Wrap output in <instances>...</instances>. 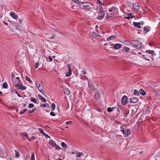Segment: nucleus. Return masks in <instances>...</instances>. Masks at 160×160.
I'll return each instance as SVG.
<instances>
[{
    "mask_svg": "<svg viewBox=\"0 0 160 160\" xmlns=\"http://www.w3.org/2000/svg\"><path fill=\"white\" fill-rule=\"evenodd\" d=\"M34 107V105L32 103L29 104L28 105V107L30 108H33Z\"/></svg>",
    "mask_w": 160,
    "mask_h": 160,
    "instance_id": "nucleus-42",
    "label": "nucleus"
},
{
    "mask_svg": "<svg viewBox=\"0 0 160 160\" xmlns=\"http://www.w3.org/2000/svg\"><path fill=\"white\" fill-rule=\"evenodd\" d=\"M11 77H12V80H13V78H14V77H15L14 74H13L12 73H11Z\"/></svg>",
    "mask_w": 160,
    "mask_h": 160,
    "instance_id": "nucleus-55",
    "label": "nucleus"
},
{
    "mask_svg": "<svg viewBox=\"0 0 160 160\" xmlns=\"http://www.w3.org/2000/svg\"><path fill=\"white\" fill-rule=\"evenodd\" d=\"M83 153L82 152H77L76 154V157H80L82 156H83Z\"/></svg>",
    "mask_w": 160,
    "mask_h": 160,
    "instance_id": "nucleus-23",
    "label": "nucleus"
},
{
    "mask_svg": "<svg viewBox=\"0 0 160 160\" xmlns=\"http://www.w3.org/2000/svg\"><path fill=\"white\" fill-rule=\"evenodd\" d=\"M55 37V34H53L52 35V36L51 37H50L48 38L49 39H52L54 38Z\"/></svg>",
    "mask_w": 160,
    "mask_h": 160,
    "instance_id": "nucleus-45",
    "label": "nucleus"
},
{
    "mask_svg": "<svg viewBox=\"0 0 160 160\" xmlns=\"http://www.w3.org/2000/svg\"><path fill=\"white\" fill-rule=\"evenodd\" d=\"M14 151L15 153V157H19L20 156L19 153L16 150H15Z\"/></svg>",
    "mask_w": 160,
    "mask_h": 160,
    "instance_id": "nucleus-34",
    "label": "nucleus"
},
{
    "mask_svg": "<svg viewBox=\"0 0 160 160\" xmlns=\"http://www.w3.org/2000/svg\"><path fill=\"white\" fill-rule=\"evenodd\" d=\"M19 84H16L15 85L16 87L18 88V89H20L22 91L25 90L26 89V87L23 86L22 84H21L20 83Z\"/></svg>",
    "mask_w": 160,
    "mask_h": 160,
    "instance_id": "nucleus-4",
    "label": "nucleus"
},
{
    "mask_svg": "<svg viewBox=\"0 0 160 160\" xmlns=\"http://www.w3.org/2000/svg\"><path fill=\"white\" fill-rule=\"evenodd\" d=\"M128 99L127 97L126 96H123L122 99V102L123 105H125Z\"/></svg>",
    "mask_w": 160,
    "mask_h": 160,
    "instance_id": "nucleus-9",
    "label": "nucleus"
},
{
    "mask_svg": "<svg viewBox=\"0 0 160 160\" xmlns=\"http://www.w3.org/2000/svg\"><path fill=\"white\" fill-rule=\"evenodd\" d=\"M124 42L126 45H130V44H131V43H130L129 42V41H128L127 40H124Z\"/></svg>",
    "mask_w": 160,
    "mask_h": 160,
    "instance_id": "nucleus-41",
    "label": "nucleus"
},
{
    "mask_svg": "<svg viewBox=\"0 0 160 160\" xmlns=\"http://www.w3.org/2000/svg\"><path fill=\"white\" fill-rule=\"evenodd\" d=\"M95 98L96 100H99L100 98V96L98 93H97L95 96Z\"/></svg>",
    "mask_w": 160,
    "mask_h": 160,
    "instance_id": "nucleus-24",
    "label": "nucleus"
},
{
    "mask_svg": "<svg viewBox=\"0 0 160 160\" xmlns=\"http://www.w3.org/2000/svg\"><path fill=\"white\" fill-rule=\"evenodd\" d=\"M39 132L42 134L43 135L45 133L44 132L42 128H38Z\"/></svg>",
    "mask_w": 160,
    "mask_h": 160,
    "instance_id": "nucleus-39",
    "label": "nucleus"
},
{
    "mask_svg": "<svg viewBox=\"0 0 160 160\" xmlns=\"http://www.w3.org/2000/svg\"><path fill=\"white\" fill-rule=\"evenodd\" d=\"M49 142V144L53 147H54L56 144L55 142L52 140H50Z\"/></svg>",
    "mask_w": 160,
    "mask_h": 160,
    "instance_id": "nucleus-20",
    "label": "nucleus"
},
{
    "mask_svg": "<svg viewBox=\"0 0 160 160\" xmlns=\"http://www.w3.org/2000/svg\"><path fill=\"white\" fill-rule=\"evenodd\" d=\"M33 112H34V110H31V111H29V112H28V113H29V114L32 113H33Z\"/></svg>",
    "mask_w": 160,
    "mask_h": 160,
    "instance_id": "nucleus-58",
    "label": "nucleus"
},
{
    "mask_svg": "<svg viewBox=\"0 0 160 160\" xmlns=\"http://www.w3.org/2000/svg\"><path fill=\"white\" fill-rule=\"evenodd\" d=\"M48 59H49V61H50V62L52 61V58L51 57H50V56L48 57Z\"/></svg>",
    "mask_w": 160,
    "mask_h": 160,
    "instance_id": "nucleus-53",
    "label": "nucleus"
},
{
    "mask_svg": "<svg viewBox=\"0 0 160 160\" xmlns=\"http://www.w3.org/2000/svg\"><path fill=\"white\" fill-rule=\"evenodd\" d=\"M19 22L21 23L22 22V21H23V20L21 19V18H19Z\"/></svg>",
    "mask_w": 160,
    "mask_h": 160,
    "instance_id": "nucleus-57",
    "label": "nucleus"
},
{
    "mask_svg": "<svg viewBox=\"0 0 160 160\" xmlns=\"http://www.w3.org/2000/svg\"><path fill=\"white\" fill-rule=\"evenodd\" d=\"M117 10V8L116 7H112L110 8L108 10L110 12H112L113 13H115Z\"/></svg>",
    "mask_w": 160,
    "mask_h": 160,
    "instance_id": "nucleus-10",
    "label": "nucleus"
},
{
    "mask_svg": "<svg viewBox=\"0 0 160 160\" xmlns=\"http://www.w3.org/2000/svg\"><path fill=\"white\" fill-rule=\"evenodd\" d=\"M133 25L138 28H141L140 25L141 23L140 22H134L133 23Z\"/></svg>",
    "mask_w": 160,
    "mask_h": 160,
    "instance_id": "nucleus-15",
    "label": "nucleus"
},
{
    "mask_svg": "<svg viewBox=\"0 0 160 160\" xmlns=\"http://www.w3.org/2000/svg\"><path fill=\"white\" fill-rule=\"evenodd\" d=\"M43 135L46 138H47V137L48 136V135L46 133H45Z\"/></svg>",
    "mask_w": 160,
    "mask_h": 160,
    "instance_id": "nucleus-59",
    "label": "nucleus"
},
{
    "mask_svg": "<svg viewBox=\"0 0 160 160\" xmlns=\"http://www.w3.org/2000/svg\"><path fill=\"white\" fill-rule=\"evenodd\" d=\"M57 160H62V159H61V158H59Z\"/></svg>",
    "mask_w": 160,
    "mask_h": 160,
    "instance_id": "nucleus-64",
    "label": "nucleus"
},
{
    "mask_svg": "<svg viewBox=\"0 0 160 160\" xmlns=\"http://www.w3.org/2000/svg\"><path fill=\"white\" fill-rule=\"evenodd\" d=\"M130 50V49L128 47H124L123 48L122 50L123 51H125V52H128Z\"/></svg>",
    "mask_w": 160,
    "mask_h": 160,
    "instance_id": "nucleus-32",
    "label": "nucleus"
},
{
    "mask_svg": "<svg viewBox=\"0 0 160 160\" xmlns=\"http://www.w3.org/2000/svg\"><path fill=\"white\" fill-rule=\"evenodd\" d=\"M39 91L41 92L42 94L43 95H45V93L44 91L43 90V89H41L39 90Z\"/></svg>",
    "mask_w": 160,
    "mask_h": 160,
    "instance_id": "nucleus-43",
    "label": "nucleus"
},
{
    "mask_svg": "<svg viewBox=\"0 0 160 160\" xmlns=\"http://www.w3.org/2000/svg\"><path fill=\"white\" fill-rule=\"evenodd\" d=\"M15 92L17 94V95L19 97H21V95L18 93V92H17V91H15Z\"/></svg>",
    "mask_w": 160,
    "mask_h": 160,
    "instance_id": "nucleus-56",
    "label": "nucleus"
},
{
    "mask_svg": "<svg viewBox=\"0 0 160 160\" xmlns=\"http://www.w3.org/2000/svg\"><path fill=\"white\" fill-rule=\"evenodd\" d=\"M16 79H17V80L18 81L17 82V83H20V82H21L20 81V79L18 77H17L16 78Z\"/></svg>",
    "mask_w": 160,
    "mask_h": 160,
    "instance_id": "nucleus-51",
    "label": "nucleus"
},
{
    "mask_svg": "<svg viewBox=\"0 0 160 160\" xmlns=\"http://www.w3.org/2000/svg\"><path fill=\"white\" fill-rule=\"evenodd\" d=\"M98 3L100 4V5L99 6V11L98 13V15L97 16L96 18L98 20H102L104 17L105 13L104 11L102 6H100V5H102L101 2L99 1H98Z\"/></svg>",
    "mask_w": 160,
    "mask_h": 160,
    "instance_id": "nucleus-2",
    "label": "nucleus"
},
{
    "mask_svg": "<svg viewBox=\"0 0 160 160\" xmlns=\"http://www.w3.org/2000/svg\"><path fill=\"white\" fill-rule=\"evenodd\" d=\"M80 7L82 9L85 10L94 9V5L91 3L88 2H82L80 5Z\"/></svg>",
    "mask_w": 160,
    "mask_h": 160,
    "instance_id": "nucleus-1",
    "label": "nucleus"
},
{
    "mask_svg": "<svg viewBox=\"0 0 160 160\" xmlns=\"http://www.w3.org/2000/svg\"><path fill=\"white\" fill-rule=\"evenodd\" d=\"M39 66L38 63H36L35 64V68H37Z\"/></svg>",
    "mask_w": 160,
    "mask_h": 160,
    "instance_id": "nucleus-54",
    "label": "nucleus"
},
{
    "mask_svg": "<svg viewBox=\"0 0 160 160\" xmlns=\"http://www.w3.org/2000/svg\"><path fill=\"white\" fill-rule=\"evenodd\" d=\"M115 108H112L110 107H108V108L107 109V111L108 112H111L112 111L113 109H115Z\"/></svg>",
    "mask_w": 160,
    "mask_h": 160,
    "instance_id": "nucleus-31",
    "label": "nucleus"
},
{
    "mask_svg": "<svg viewBox=\"0 0 160 160\" xmlns=\"http://www.w3.org/2000/svg\"><path fill=\"white\" fill-rule=\"evenodd\" d=\"M135 43L137 44L139 48H142L143 47V46L141 45L142 43L141 42L139 41L134 40V41Z\"/></svg>",
    "mask_w": 160,
    "mask_h": 160,
    "instance_id": "nucleus-12",
    "label": "nucleus"
},
{
    "mask_svg": "<svg viewBox=\"0 0 160 160\" xmlns=\"http://www.w3.org/2000/svg\"><path fill=\"white\" fill-rule=\"evenodd\" d=\"M141 7V6L139 5L138 3H134L133 5V8L136 10H139Z\"/></svg>",
    "mask_w": 160,
    "mask_h": 160,
    "instance_id": "nucleus-8",
    "label": "nucleus"
},
{
    "mask_svg": "<svg viewBox=\"0 0 160 160\" xmlns=\"http://www.w3.org/2000/svg\"><path fill=\"white\" fill-rule=\"evenodd\" d=\"M146 51L147 53H150L151 54H152V52H154V51L153 50L151 51V50H146Z\"/></svg>",
    "mask_w": 160,
    "mask_h": 160,
    "instance_id": "nucleus-44",
    "label": "nucleus"
},
{
    "mask_svg": "<svg viewBox=\"0 0 160 160\" xmlns=\"http://www.w3.org/2000/svg\"><path fill=\"white\" fill-rule=\"evenodd\" d=\"M8 84L6 82H5L3 83L2 85V88H8Z\"/></svg>",
    "mask_w": 160,
    "mask_h": 160,
    "instance_id": "nucleus-33",
    "label": "nucleus"
},
{
    "mask_svg": "<svg viewBox=\"0 0 160 160\" xmlns=\"http://www.w3.org/2000/svg\"><path fill=\"white\" fill-rule=\"evenodd\" d=\"M151 28L149 27H144L143 32L144 33H147L150 30Z\"/></svg>",
    "mask_w": 160,
    "mask_h": 160,
    "instance_id": "nucleus-17",
    "label": "nucleus"
},
{
    "mask_svg": "<svg viewBox=\"0 0 160 160\" xmlns=\"http://www.w3.org/2000/svg\"><path fill=\"white\" fill-rule=\"evenodd\" d=\"M116 36L115 35H112V36H110V37H109L107 38V40L108 41H110L111 40H112L114 39H115L116 38Z\"/></svg>",
    "mask_w": 160,
    "mask_h": 160,
    "instance_id": "nucleus-18",
    "label": "nucleus"
},
{
    "mask_svg": "<svg viewBox=\"0 0 160 160\" xmlns=\"http://www.w3.org/2000/svg\"><path fill=\"white\" fill-rule=\"evenodd\" d=\"M36 85L39 90L43 89V85L42 82H39L37 83H36Z\"/></svg>",
    "mask_w": 160,
    "mask_h": 160,
    "instance_id": "nucleus-6",
    "label": "nucleus"
},
{
    "mask_svg": "<svg viewBox=\"0 0 160 160\" xmlns=\"http://www.w3.org/2000/svg\"><path fill=\"white\" fill-rule=\"evenodd\" d=\"M138 98H132L130 99V101H129V102L132 103H134L138 102Z\"/></svg>",
    "mask_w": 160,
    "mask_h": 160,
    "instance_id": "nucleus-7",
    "label": "nucleus"
},
{
    "mask_svg": "<svg viewBox=\"0 0 160 160\" xmlns=\"http://www.w3.org/2000/svg\"><path fill=\"white\" fill-rule=\"evenodd\" d=\"M38 97L43 102H46V100L42 96L39 94L38 95Z\"/></svg>",
    "mask_w": 160,
    "mask_h": 160,
    "instance_id": "nucleus-16",
    "label": "nucleus"
},
{
    "mask_svg": "<svg viewBox=\"0 0 160 160\" xmlns=\"http://www.w3.org/2000/svg\"><path fill=\"white\" fill-rule=\"evenodd\" d=\"M141 24H142V25H143L144 24V22L143 21H142L141 22Z\"/></svg>",
    "mask_w": 160,
    "mask_h": 160,
    "instance_id": "nucleus-62",
    "label": "nucleus"
},
{
    "mask_svg": "<svg viewBox=\"0 0 160 160\" xmlns=\"http://www.w3.org/2000/svg\"><path fill=\"white\" fill-rule=\"evenodd\" d=\"M55 107H56L55 104L54 103H52V106H51V110L52 111L54 110L55 108Z\"/></svg>",
    "mask_w": 160,
    "mask_h": 160,
    "instance_id": "nucleus-28",
    "label": "nucleus"
},
{
    "mask_svg": "<svg viewBox=\"0 0 160 160\" xmlns=\"http://www.w3.org/2000/svg\"><path fill=\"white\" fill-rule=\"evenodd\" d=\"M68 71V72L66 73V76L69 77L72 74V71L71 70V66L68 64L67 65Z\"/></svg>",
    "mask_w": 160,
    "mask_h": 160,
    "instance_id": "nucleus-5",
    "label": "nucleus"
},
{
    "mask_svg": "<svg viewBox=\"0 0 160 160\" xmlns=\"http://www.w3.org/2000/svg\"><path fill=\"white\" fill-rule=\"evenodd\" d=\"M63 92L65 94L68 95H69L70 93V91L69 90V89L68 88H65L63 89Z\"/></svg>",
    "mask_w": 160,
    "mask_h": 160,
    "instance_id": "nucleus-13",
    "label": "nucleus"
},
{
    "mask_svg": "<svg viewBox=\"0 0 160 160\" xmlns=\"http://www.w3.org/2000/svg\"><path fill=\"white\" fill-rule=\"evenodd\" d=\"M134 94L135 95L138 96L139 95V93L138 90H135L134 91Z\"/></svg>",
    "mask_w": 160,
    "mask_h": 160,
    "instance_id": "nucleus-30",
    "label": "nucleus"
},
{
    "mask_svg": "<svg viewBox=\"0 0 160 160\" xmlns=\"http://www.w3.org/2000/svg\"><path fill=\"white\" fill-rule=\"evenodd\" d=\"M75 3H77L78 4L79 6L80 7V5L81 4V3H82V2H81L79 0H72Z\"/></svg>",
    "mask_w": 160,
    "mask_h": 160,
    "instance_id": "nucleus-29",
    "label": "nucleus"
},
{
    "mask_svg": "<svg viewBox=\"0 0 160 160\" xmlns=\"http://www.w3.org/2000/svg\"><path fill=\"white\" fill-rule=\"evenodd\" d=\"M31 102H33L34 103L37 104L38 103L37 102V100L34 98H32L30 99Z\"/></svg>",
    "mask_w": 160,
    "mask_h": 160,
    "instance_id": "nucleus-27",
    "label": "nucleus"
},
{
    "mask_svg": "<svg viewBox=\"0 0 160 160\" xmlns=\"http://www.w3.org/2000/svg\"><path fill=\"white\" fill-rule=\"evenodd\" d=\"M84 78H85V79L87 80H88V77H87L86 76H84Z\"/></svg>",
    "mask_w": 160,
    "mask_h": 160,
    "instance_id": "nucleus-61",
    "label": "nucleus"
},
{
    "mask_svg": "<svg viewBox=\"0 0 160 160\" xmlns=\"http://www.w3.org/2000/svg\"><path fill=\"white\" fill-rule=\"evenodd\" d=\"M148 54H147L146 55H143L142 56V57L143 58L146 60H147V61H149V59H148L146 57V56H147Z\"/></svg>",
    "mask_w": 160,
    "mask_h": 160,
    "instance_id": "nucleus-46",
    "label": "nucleus"
},
{
    "mask_svg": "<svg viewBox=\"0 0 160 160\" xmlns=\"http://www.w3.org/2000/svg\"><path fill=\"white\" fill-rule=\"evenodd\" d=\"M130 45H131L132 47H133L134 48H138V45L137 44H130Z\"/></svg>",
    "mask_w": 160,
    "mask_h": 160,
    "instance_id": "nucleus-40",
    "label": "nucleus"
},
{
    "mask_svg": "<svg viewBox=\"0 0 160 160\" xmlns=\"http://www.w3.org/2000/svg\"><path fill=\"white\" fill-rule=\"evenodd\" d=\"M82 72L83 74L85 75L87 73L86 71L85 70V69H83V70L82 71Z\"/></svg>",
    "mask_w": 160,
    "mask_h": 160,
    "instance_id": "nucleus-52",
    "label": "nucleus"
},
{
    "mask_svg": "<svg viewBox=\"0 0 160 160\" xmlns=\"http://www.w3.org/2000/svg\"><path fill=\"white\" fill-rule=\"evenodd\" d=\"M54 147H55V148L58 150H59L61 149L60 147L58 145H57L56 144L55 145Z\"/></svg>",
    "mask_w": 160,
    "mask_h": 160,
    "instance_id": "nucleus-37",
    "label": "nucleus"
},
{
    "mask_svg": "<svg viewBox=\"0 0 160 160\" xmlns=\"http://www.w3.org/2000/svg\"><path fill=\"white\" fill-rule=\"evenodd\" d=\"M61 145L65 149L67 148V145L64 142H61Z\"/></svg>",
    "mask_w": 160,
    "mask_h": 160,
    "instance_id": "nucleus-25",
    "label": "nucleus"
},
{
    "mask_svg": "<svg viewBox=\"0 0 160 160\" xmlns=\"http://www.w3.org/2000/svg\"><path fill=\"white\" fill-rule=\"evenodd\" d=\"M20 135L21 136H25L27 139H29V137L28 134L26 132H22L20 133Z\"/></svg>",
    "mask_w": 160,
    "mask_h": 160,
    "instance_id": "nucleus-19",
    "label": "nucleus"
},
{
    "mask_svg": "<svg viewBox=\"0 0 160 160\" xmlns=\"http://www.w3.org/2000/svg\"><path fill=\"white\" fill-rule=\"evenodd\" d=\"M27 111V109H23L22 111H20L19 113L20 114H22L24 113L25 112H26Z\"/></svg>",
    "mask_w": 160,
    "mask_h": 160,
    "instance_id": "nucleus-35",
    "label": "nucleus"
},
{
    "mask_svg": "<svg viewBox=\"0 0 160 160\" xmlns=\"http://www.w3.org/2000/svg\"><path fill=\"white\" fill-rule=\"evenodd\" d=\"M139 91L140 93L143 96L145 95L146 94V92L144 91V90L142 89H140L139 90Z\"/></svg>",
    "mask_w": 160,
    "mask_h": 160,
    "instance_id": "nucleus-21",
    "label": "nucleus"
},
{
    "mask_svg": "<svg viewBox=\"0 0 160 160\" xmlns=\"http://www.w3.org/2000/svg\"><path fill=\"white\" fill-rule=\"evenodd\" d=\"M26 79L28 81V82H29L30 83H32V81L30 80V78L28 77V76H26L25 77Z\"/></svg>",
    "mask_w": 160,
    "mask_h": 160,
    "instance_id": "nucleus-38",
    "label": "nucleus"
},
{
    "mask_svg": "<svg viewBox=\"0 0 160 160\" xmlns=\"http://www.w3.org/2000/svg\"><path fill=\"white\" fill-rule=\"evenodd\" d=\"M111 17V16H109L108 15H107V16L106 17V18H110Z\"/></svg>",
    "mask_w": 160,
    "mask_h": 160,
    "instance_id": "nucleus-60",
    "label": "nucleus"
},
{
    "mask_svg": "<svg viewBox=\"0 0 160 160\" xmlns=\"http://www.w3.org/2000/svg\"><path fill=\"white\" fill-rule=\"evenodd\" d=\"M50 115L51 116H54L56 115V114L53 111H52L51 112H50Z\"/></svg>",
    "mask_w": 160,
    "mask_h": 160,
    "instance_id": "nucleus-47",
    "label": "nucleus"
},
{
    "mask_svg": "<svg viewBox=\"0 0 160 160\" xmlns=\"http://www.w3.org/2000/svg\"><path fill=\"white\" fill-rule=\"evenodd\" d=\"M35 139V138L34 137H32L30 138H29V139L28 140L29 141H31L32 140H33Z\"/></svg>",
    "mask_w": 160,
    "mask_h": 160,
    "instance_id": "nucleus-49",
    "label": "nucleus"
},
{
    "mask_svg": "<svg viewBox=\"0 0 160 160\" xmlns=\"http://www.w3.org/2000/svg\"><path fill=\"white\" fill-rule=\"evenodd\" d=\"M120 128L121 129L120 131L122 132L123 134L126 135H129L131 133L130 130L127 128L125 126H122L120 127Z\"/></svg>",
    "mask_w": 160,
    "mask_h": 160,
    "instance_id": "nucleus-3",
    "label": "nucleus"
},
{
    "mask_svg": "<svg viewBox=\"0 0 160 160\" xmlns=\"http://www.w3.org/2000/svg\"><path fill=\"white\" fill-rule=\"evenodd\" d=\"M4 24L6 25H8V23L6 22H4Z\"/></svg>",
    "mask_w": 160,
    "mask_h": 160,
    "instance_id": "nucleus-63",
    "label": "nucleus"
},
{
    "mask_svg": "<svg viewBox=\"0 0 160 160\" xmlns=\"http://www.w3.org/2000/svg\"><path fill=\"white\" fill-rule=\"evenodd\" d=\"M72 122L71 121L67 122H66V124H67V125H68V124L71 125L72 124Z\"/></svg>",
    "mask_w": 160,
    "mask_h": 160,
    "instance_id": "nucleus-50",
    "label": "nucleus"
},
{
    "mask_svg": "<svg viewBox=\"0 0 160 160\" xmlns=\"http://www.w3.org/2000/svg\"><path fill=\"white\" fill-rule=\"evenodd\" d=\"M10 14L11 16L12 17L13 19H17L18 18V16L17 14H15L13 12H10Z\"/></svg>",
    "mask_w": 160,
    "mask_h": 160,
    "instance_id": "nucleus-11",
    "label": "nucleus"
},
{
    "mask_svg": "<svg viewBox=\"0 0 160 160\" xmlns=\"http://www.w3.org/2000/svg\"><path fill=\"white\" fill-rule=\"evenodd\" d=\"M99 34L95 32H93L92 33V36L93 38H95L99 36Z\"/></svg>",
    "mask_w": 160,
    "mask_h": 160,
    "instance_id": "nucleus-22",
    "label": "nucleus"
},
{
    "mask_svg": "<svg viewBox=\"0 0 160 160\" xmlns=\"http://www.w3.org/2000/svg\"><path fill=\"white\" fill-rule=\"evenodd\" d=\"M40 106L43 107L48 108L49 107V105L48 103H45L44 104H42Z\"/></svg>",
    "mask_w": 160,
    "mask_h": 160,
    "instance_id": "nucleus-26",
    "label": "nucleus"
},
{
    "mask_svg": "<svg viewBox=\"0 0 160 160\" xmlns=\"http://www.w3.org/2000/svg\"><path fill=\"white\" fill-rule=\"evenodd\" d=\"M122 47V45L120 43L115 44L113 46L114 48L116 49H118Z\"/></svg>",
    "mask_w": 160,
    "mask_h": 160,
    "instance_id": "nucleus-14",
    "label": "nucleus"
},
{
    "mask_svg": "<svg viewBox=\"0 0 160 160\" xmlns=\"http://www.w3.org/2000/svg\"><path fill=\"white\" fill-rule=\"evenodd\" d=\"M143 122V120L141 118H139L138 120V121L137 122V123H141L142 122Z\"/></svg>",
    "mask_w": 160,
    "mask_h": 160,
    "instance_id": "nucleus-48",
    "label": "nucleus"
},
{
    "mask_svg": "<svg viewBox=\"0 0 160 160\" xmlns=\"http://www.w3.org/2000/svg\"><path fill=\"white\" fill-rule=\"evenodd\" d=\"M34 158V152H32V153L30 160H35Z\"/></svg>",
    "mask_w": 160,
    "mask_h": 160,
    "instance_id": "nucleus-36",
    "label": "nucleus"
}]
</instances>
